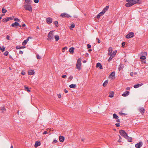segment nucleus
Masks as SVG:
<instances>
[{
    "mask_svg": "<svg viewBox=\"0 0 148 148\" xmlns=\"http://www.w3.org/2000/svg\"><path fill=\"white\" fill-rule=\"evenodd\" d=\"M126 1L128 3H126L125 6L129 7L138 3L139 0H126Z\"/></svg>",
    "mask_w": 148,
    "mask_h": 148,
    "instance_id": "nucleus-1",
    "label": "nucleus"
},
{
    "mask_svg": "<svg viewBox=\"0 0 148 148\" xmlns=\"http://www.w3.org/2000/svg\"><path fill=\"white\" fill-rule=\"evenodd\" d=\"M81 59L80 58H79L77 61L75 67L76 69H77L79 70H80L81 69Z\"/></svg>",
    "mask_w": 148,
    "mask_h": 148,
    "instance_id": "nucleus-2",
    "label": "nucleus"
},
{
    "mask_svg": "<svg viewBox=\"0 0 148 148\" xmlns=\"http://www.w3.org/2000/svg\"><path fill=\"white\" fill-rule=\"evenodd\" d=\"M53 31H50L48 35V38L47 39V40H51L53 39Z\"/></svg>",
    "mask_w": 148,
    "mask_h": 148,
    "instance_id": "nucleus-3",
    "label": "nucleus"
},
{
    "mask_svg": "<svg viewBox=\"0 0 148 148\" xmlns=\"http://www.w3.org/2000/svg\"><path fill=\"white\" fill-rule=\"evenodd\" d=\"M24 7L26 10H28L29 11L32 12V7L29 4H25L24 6Z\"/></svg>",
    "mask_w": 148,
    "mask_h": 148,
    "instance_id": "nucleus-4",
    "label": "nucleus"
},
{
    "mask_svg": "<svg viewBox=\"0 0 148 148\" xmlns=\"http://www.w3.org/2000/svg\"><path fill=\"white\" fill-rule=\"evenodd\" d=\"M119 132L121 135L125 138H126V137L127 135V134L124 130H119Z\"/></svg>",
    "mask_w": 148,
    "mask_h": 148,
    "instance_id": "nucleus-5",
    "label": "nucleus"
},
{
    "mask_svg": "<svg viewBox=\"0 0 148 148\" xmlns=\"http://www.w3.org/2000/svg\"><path fill=\"white\" fill-rule=\"evenodd\" d=\"M60 17H62V18H69V17H71V16L69 15L66 13H62L61 15H60Z\"/></svg>",
    "mask_w": 148,
    "mask_h": 148,
    "instance_id": "nucleus-6",
    "label": "nucleus"
},
{
    "mask_svg": "<svg viewBox=\"0 0 148 148\" xmlns=\"http://www.w3.org/2000/svg\"><path fill=\"white\" fill-rule=\"evenodd\" d=\"M134 33L133 32H130L126 36V38H132L134 36Z\"/></svg>",
    "mask_w": 148,
    "mask_h": 148,
    "instance_id": "nucleus-7",
    "label": "nucleus"
},
{
    "mask_svg": "<svg viewBox=\"0 0 148 148\" xmlns=\"http://www.w3.org/2000/svg\"><path fill=\"white\" fill-rule=\"evenodd\" d=\"M13 19V17H8L4 18L3 20V22L4 23L7 22L9 20H12Z\"/></svg>",
    "mask_w": 148,
    "mask_h": 148,
    "instance_id": "nucleus-8",
    "label": "nucleus"
},
{
    "mask_svg": "<svg viewBox=\"0 0 148 148\" xmlns=\"http://www.w3.org/2000/svg\"><path fill=\"white\" fill-rule=\"evenodd\" d=\"M143 145V142L140 141L135 145V147L137 148H140Z\"/></svg>",
    "mask_w": 148,
    "mask_h": 148,
    "instance_id": "nucleus-9",
    "label": "nucleus"
},
{
    "mask_svg": "<svg viewBox=\"0 0 148 148\" xmlns=\"http://www.w3.org/2000/svg\"><path fill=\"white\" fill-rule=\"evenodd\" d=\"M11 26L12 27H14L16 28L17 27L16 26H19L20 27H21V25H20L18 23L16 22H15L14 23H12L11 25Z\"/></svg>",
    "mask_w": 148,
    "mask_h": 148,
    "instance_id": "nucleus-10",
    "label": "nucleus"
},
{
    "mask_svg": "<svg viewBox=\"0 0 148 148\" xmlns=\"http://www.w3.org/2000/svg\"><path fill=\"white\" fill-rule=\"evenodd\" d=\"M52 18L50 17L47 18H46V21L47 23L50 24L52 22Z\"/></svg>",
    "mask_w": 148,
    "mask_h": 148,
    "instance_id": "nucleus-11",
    "label": "nucleus"
},
{
    "mask_svg": "<svg viewBox=\"0 0 148 148\" xmlns=\"http://www.w3.org/2000/svg\"><path fill=\"white\" fill-rule=\"evenodd\" d=\"M109 7V5H107L106 7L103 9L102 11L101 12V13L103 14H104L106 11H107Z\"/></svg>",
    "mask_w": 148,
    "mask_h": 148,
    "instance_id": "nucleus-12",
    "label": "nucleus"
},
{
    "mask_svg": "<svg viewBox=\"0 0 148 148\" xmlns=\"http://www.w3.org/2000/svg\"><path fill=\"white\" fill-rule=\"evenodd\" d=\"M41 145V143L40 141H38L35 142V144L34 145V147H37Z\"/></svg>",
    "mask_w": 148,
    "mask_h": 148,
    "instance_id": "nucleus-13",
    "label": "nucleus"
},
{
    "mask_svg": "<svg viewBox=\"0 0 148 148\" xmlns=\"http://www.w3.org/2000/svg\"><path fill=\"white\" fill-rule=\"evenodd\" d=\"M129 93L130 92L129 91H125L122 95V96L123 97H126L129 95Z\"/></svg>",
    "mask_w": 148,
    "mask_h": 148,
    "instance_id": "nucleus-14",
    "label": "nucleus"
},
{
    "mask_svg": "<svg viewBox=\"0 0 148 148\" xmlns=\"http://www.w3.org/2000/svg\"><path fill=\"white\" fill-rule=\"evenodd\" d=\"M96 67L97 68L99 67V69H103L102 66L100 63H97V64Z\"/></svg>",
    "mask_w": 148,
    "mask_h": 148,
    "instance_id": "nucleus-15",
    "label": "nucleus"
},
{
    "mask_svg": "<svg viewBox=\"0 0 148 148\" xmlns=\"http://www.w3.org/2000/svg\"><path fill=\"white\" fill-rule=\"evenodd\" d=\"M125 138L127 139L128 141L129 142H132V138L128 136V135Z\"/></svg>",
    "mask_w": 148,
    "mask_h": 148,
    "instance_id": "nucleus-16",
    "label": "nucleus"
},
{
    "mask_svg": "<svg viewBox=\"0 0 148 148\" xmlns=\"http://www.w3.org/2000/svg\"><path fill=\"white\" fill-rule=\"evenodd\" d=\"M64 136H59V140L61 142H62L64 141Z\"/></svg>",
    "mask_w": 148,
    "mask_h": 148,
    "instance_id": "nucleus-17",
    "label": "nucleus"
},
{
    "mask_svg": "<svg viewBox=\"0 0 148 148\" xmlns=\"http://www.w3.org/2000/svg\"><path fill=\"white\" fill-rule=\"evenodd\" d=\"M112 47H110L108 48V53L109 55H111L112 52Z\"/></svg>",
    "mask_w": 148,
    "mask_h": 148,
    "instance_id": "nucleus-18",
    "label": "nucleus"
},
{
    "mask_svg": "<svg viewBox=\"0 0 148 148\" xmlns=\"http://www.w3.org/2000/svg\"><path fill=\"white\" fill-rule=\"evenodd\" d=\"M143 84H142V83L140 84H135V85H134V87L135 88H138L139 87L142 86Z\"/></svg>",
    "mask_w": 148,
    "mask_h": 148,
    "instance_id": "nucleus-19",
    "label": "nucleus"
},
{
    "mask_svg": "<svg viewBox=\"0 0 148 148\" xmlns=\"http://www.w3.org/2000/svg\"><path fill=\"white\" fill-rule=\"evenodd\" d=\"M115 75V72H112L110 74L109 76L112 79L113 78V77Z\"/></svg>",
    "mask_w": 148,
    "mask_h": 148,
    "instance_id": "nucleus-20",
    "label": "nucleus"
},
{
    "mask_svg": "<svg viewBox=\"0 0 148 148\" xmlns=\"http://www.w3.org/2000/svg\"><path fill=\"white\" fill-rule=\"evenodd\" d=\"M34 70H31L29 71L28 72V74L29 75H31L34 74Z\"/></svg>",
    "mask_w": 148,
    "mask_h": 148,
    "instance_id": "nucleus-21",
    "label": "nucleus"
},
{
    "mask_svg": "<svg viewBox=\"0 0 148 148\" xmlns=\"http://www.w3.org/2000/svg\"><path fill=\"white\" fill-rule=\"evenodd\" d=\"M74 48L73 47H71L69 50V51L71 53H74Z\"/></svg>",
    "mask_w": 148,
    "mask_h": 148,
    "instance_id": "nucleus-22",
    "label": "nucleus"
},
{
    "mask_svg": "<svg viewBox=\"0 0 148 148\" xmlns=\"http://www.w3.org/2000/svg\"><path fill=\"white\" fill-rule=\"evenodd\" d=\"M123 64H121L119 66L118 69L119 71H120L123 69Z\"/></svg>",
    "mask_w": 148,
    "mask_h": 148,
    "instance_id": "nucleus-23",
    "label": "nucleus"
},
{
    "mask_svg": "<svg viewBox=\"0 0 148 148\" xmlns=\"http://www.w3.org/2000/svg\"><path fill=\"white\" fill-rule=\"evenodd\" d=\"M109 97L110 98H112L114 97V92L112 91L109 93Z\"/></svg>",
    "mask_w": 148,
    "mask_h": 148,
    "instance_id": "nucleus-24",
    "label": "nucleus"
},
{
    "mask_svg": "<svg viewBox=\"0 0 148 148\" xmlns=\"http://www.w3.org/2000/svg\"><path fill=\"white\" fill-rule=\"evenodd\" d=\"M139 110L140 113H141L142 114H143L145 110L143 108H141L139 109Z\"/></svg>",
    "mask_w": 148,
    "mask_h": 148,
    "instance_id": "nucleus-25",
    "label": "nucleus"
},
{
    "mask_svg": "<svg viewBox=\"0 0 148 148\" xmlns=\"http://www.w3.org/2000/svg\"><path fill=\"white\" fill-rule=\"evenodd\" d=\"M25 48V46H22L20 47L19 46H17L16 47V49H24Z\"/></svg>",
    "mask_w": 148,
    "mask_h": 148,
    "instance_id": "nucleus-26",
    "label": "nucleus"
},
{
    "mask_svg": "<svg viewBox=\"0 0 148 148\" xmlns=\"http://www.w3.org/2000/svg\"><path fill=\"white\" fill-rule=\"evenodd\" d=\"M113 118L115 119H118L119 117L115 113H114L113 114Z\"/></svg>",
    "mask_w": 148,
    "mask_h": 148,
    "instance_id": "nucleus-27",
    "label": "nucleus"
},
{
    "mask_svg": "<svg viewBox=\"0 0 148 148\" xmlns=\"http://www.w3.org/2000/svg\"><path fill=\"white\" fill-rule=\"evenodd\" d=\"M24 87L25 88V90L27 91L28 92H29L30 91V90L29 89V88L27 86H24Z\"/></svg>",
    "mask_w": 148,
    "mask_h": 148,
    "instance_id": "nucleus-28",
    "label": "nucleus"
},
{
    "mask_svg": "<svg viewBox=\"0 0 148 148\" xmlns=\"http://www.w3.org/2000/svg\"><path fill=\"white\" fill-rule=\"evenodd\" d=\"M108 82V80H106V81H105L103 84V86L104 87L106 86Z\"/></svg>",
    "mask_w": 148,
    "mask_h": 148,
    "instance_id": "nucleus-29",
    "label": "nucleus"
},
{
    "mask_svg": "<svg viewBox=\"0 0 148 148\" xmlns=\"http://www.w3.org/2000/svg\"><path fill=\"white\" fill-rule=\"evenodd\" d=\"M103 14L102 13H101V12H100L99 13L98 15L97 16V18H100V16L102 15H103V14Z\"/></svg>",
    "mask_w": 148,
    "mask_h": 148,
    "instance_id": "nucleus-30",
    "label": "nucleus"
},
{
    "mask_svg": "<svg viewBox=\"0 0 148 148\" xmlns=\"http://www.w3.org/2000/svg\"><path fill=\"white\" fill-rule=\"evenodd\" d=\"M55 39L56 41H58V40L59 39V37L58 35H56L55 36Z\"/></svg>",
    "mask_w": 148,
    "mask_h": 148,
    "instance_id": "nucleus-31",
    "label": "nucleus"
},
{
    "mask_svg": "<svg viewBox=\"0 0 148 148\" xmlns=\"http://www.w3.org/2000/svg\"><path fill=\"white\" fill-rule=\"evenodd\" d=\"M30 0H25V4H28L30 3Z\"/></svg>",
    "mask_w": 148,
    "mask_h": 148,
    "instance_id": "nucleus-32",
    "label": "nucleus"
},
{
    "mask_svg": "<svg viewBox=\"0 0 148 148\" xmlns=\"http://www.w3.org/2000/svg\"><path fill=\"white\" fill-rule=\"evenodd\" d=\"M76 86V84H72L70 85L69 86V87L71 88H75Z\"/></svg>",
    "mask_w": 148,
    "mask_h": 148,
    "instance_id": "nucleus-33",
    "label": "nucleus"
},
{
    "mask_svg": "<svg viewBox=\"0 0 148 148\" xmlns=\"http://www.w3.org/2000/svg\"><path fill=\"white\" fill-rule=\"evenodd\" d=\"M117 52V51L115 50L114 51H113L111 54V55H112L114 57L115 55L116 54Z\"/></svg>",
    "mask_w": 148,
    "mask_h": 148,
    "instance_id": "nucleus-34",
    "label": "nucleus"
},
{
    "mask_svg": "<svg viewBox=\"0 0 148 148\" xmlns=\"http://www.w3.org/2000/svg\"><path fill=\"white\" fill-rule=\"evenodd\" d=\"M110 58L108 60V61L109 62L112 59V58L114 57L112 55H110Z\"/></svg>",
    "mask_w": 148,
    "mask_h": 148,
    "instance_id": "nucleus-35",
    "label": "nucleus"
},
{
    "mask_svg": "<svg viewBox=\"0 0 148 148\" xmlns=\"http://www.w3.org/2000/svg\"><path fill=\"white\" fill-rule=\"evenodd\" d=\"M142 56H146L147 55V53L145 52H142L141 53Z\"/></svg>",
    "mask_w": 148,
    "mask_h": 148,
    "instance_id": "nucleus-36",
    "label": "nucleus"
},
{
    "mask_svg": "<svg viewBox=\"0 0 148 148\" xmlns=\"http://www.w3.org/2000/svg\"><path fill=\"white\" fill-rule=\"evenodd\" d=\"M7 12V10L4 8H3L2 10V12L3 13H5Z\"/></svg>",
    "mask_w": 148,
    "mask_h": 148,
    "instance_id": "nucleus-37",
    "label": "nucleus"
},
{
    "mask_svg": "<svg viewBox=\"0 0 148 148\" xmlns=\"http://www.w3.org/2000/svg\"><path fill=\"white\" fill-rule=\"evenodd\" d=\"M55 25L56 27H57L58 26V22L57 21H55L54 22Z\"/></svg>",
    "mask_w": 148,
    "mask_h": 148,
    "instance_id": "nucleus-38",
    "label": "nucleus"
},
{
    "mask_svg": "<svg viewBox=\"0 0 148 148\" xmlns=\"http://www.w3.org/2000/svg\"><path fill=\"white\" fill-rule=\"evenodd\" d=\"M27 43V42L25 40H24V41L22 42V45L23 46H25L26 45Z\"/></svg>",
    "mask_w": 148,
    "mask_h": 148,
    "instance_id": "nucleus-39",
    "label": "nucleus"
},
{
    "mask_svg": "<svg viewBox=\"0 0 148 148\" xmlns=\"http://www.w3.org/2000/svg\"><path fill=\"white\" fill-rule=\"evenodd\" d=\"M5 47L4 46H2V48H1V51L2 52H3L5 50Z\"/></svg>",
    "mask_w": 148,
    "mask_h": 148,
    "instance_id": "nucleus-40",
    "label": "nucleus"
},
{
    "mask_svg": "<svg viewBox=\"0 0 148 148\" xmlns=\"http://www.w3.org/2000/svg\"><path fill=\"white\" fill-rule=\"evenodd\" d=\"M140 59L142 60H145L146 59V57L145 56H142L140 57Z\"/></svg>",
    "mask_w": 148,
    "mask_h": 148,
    "instance_id": "nucleus-41",
    "label": "nucleus"
},
{
    "mask_svg": "<svg viewBox=\"0 0 148 148\" xmlns=\"http://www.w3.org/2000/svg\"><path fill=\"white\" fill-rule=\"evenodd\" d=\"M9 52L8 51H5L4 53V55L5 56H8V54Z\"/></svg>",
    "mask_w": 148,
    "mask_h": 148,
    "instance_id": "nucleus-42",
    "label": "nucleus"
},
{
    "mask_svg": "<svg viewBox=\"0 0 148 148\" xmlns=\"http://www.w3.org/2000/svg\"><path fill=\"white\" fill-rule=\"evenodd\" d=\"M29 38L32 39V37H31L30 36H29L25 40L27 42H28V41H29Z\"/></svg>",
    "mask_w": 148,
    "mask_h": 148,
    "instance_id": "nucleus-43",
    "label": "nucleus"
},
{
    "mask_svg": "<svg viewBox=\"0 0 148 148\" xmlns=\"http://www.w3.org/2000/svg\"><path fill=\"white\" fill-rule=\"evenodd\" d=\"M36 57H37V58L38 59H41V57L40 56H39L38 55H36Z\"/></svg>",
    "mask_w": 148,
    "mask_h": 148,
    "instance_id": "nucleus-44",
    "label": "nucleus"
},
{
    "mask_svg": "<svg viewBox=\"0 0 148 148\" xmlns=\"http://www.w3.org/2000/svg\"><path fill=\"white\" fill-rule=\"evenodd\" d=\"M14 21H17L18 22H19L20 21V20L18 19L17 18H15L14 19Z\"/></svg>",
    "mask_w": 148,
    "mask_h": 148,
    "instance_id": "nucleus-45",
    "label": "nucleus"
},
{
    "mask_svg": "<svg viewBox=\"0 0 148 148\" xmlns=\"http://www.w3.org/2000/svg\"><path fill=\"white\" fill-rule=\"evenodd\" d=\"M73 76H70L69 77V79L70 80V81H71V80H72V79H73Z\"/></svg>",
    "mask_w": 148,
    "mask_h": 148,
    "instance_id": "nucleus-46",
    "label": "nucleus"
},
{
    "mask_svg": "<svg viewBox=\"0 0 148 148\" xmlns=\"http://www.w3.org/2000/svg\"><path fill=\"white\" fill-rule=\"evenodd\" d=\"M57 142H58V141L57 140H54L52 142V143H53V144H54V143H56Z\"/></svg>",
    "mask_w": 148,
    "mask_h": 148,
    "instance_id": "nucleus-47",
    "label": "nucleus"
},
{
    "mask_svg": "<svg viewBox=\"0 0 148 148\" xmlns=\"http://www.w3.org/2000/svg\"><path fill=\"white\" fill-rule=\"evenodd\" d=\"M67 49V47H65L64 48H63L62 49V52H64V50H65V49Z\"/></svg>",
    "mask_w": 148,
    "mask_h": 148,
    "instance_id": "nucleus-48",
    "label": "nucleus"
},
{
    "mask_svg": "<svg viewBox=\"0 0 148 148\" xmlns=\"http://www.w3.org/2000/svg\"><path fill=\"white\" fill-rule=\"evenodd\" d=\"M75 24L74 23H73V24H72L71 25L70 27L71 28H74L75 27Z\"/></svg>",
    "mask_w": 148,
    "mask_h": 148,
    "instance_id": "nucleus-49",
    "label": "nucleus"
},
{
    "mask_svg": "<svg viewBox=\"0 0 148 148\" xmlns=\"http://www.w3.org/2000/svg\"><path fill=\"white\" fill-rule=\"evenodd\" d=\"M115 125L117 127H119L120 126V124L119 123H116L115 124Z\"/></svg>",
    "mask_w": 148,
    "mask_h": 148,
    "instance_id": "nucleus-50",
    "label": "nucleus"
},
{
    "mask_svg": "<svg viewBox=\"0 0 148 148\" xmlns=\"http://www.w3.org/2000/svg\"><path fill=\"white\" fill-rule=\"evenodd\" d=\"M96 40L97 41V42L99 43L100 42V40L99 39V38H97Z\"/></svg>",
    "mask_w": 148,
    "mask_h": 148,
    "instance_id": "nucleus-51",
    "label": "nucleus"
},
{
    "mask_svg": "<svg viewBox=\"0 0 148 148\" xmlns=\"http://www.w3.org/2000/svg\"><path fill=\"white\" fill-rule=\"evenodd\" d=\"M34 2L36 3H38V2L39 0H34Z\"/></svg>",
    "mask_w": 148,
    "mask_h": 148,
    "instance_id": "nucleus-52",
    "label": "nucleus"
},
{
    "mask_svg": "<svg viewBox=\"0 0 148 148\" xmlns=\"http://www.w3.org/2000/svg\"><path fill=\"white\" fill-rule=\"evenodd\" d=\"M87 47L88 48H90L91 47V46L90 45L88 44L87 45Z\"/></svg>",
    "mask_w": 148,
    "mask_h": 148,
    "instance_id": "nucleus-53",
    "label": "nucleus"
},
{
    "mask_svg": "<svg viewBox=\"0 0 148 148\" xmlns=\"http://www.w3.org/2000/svg\"><path fill=\"white\" fill-rule=\"evenodd\" d=\"M119 114H121V115H126V114H125V113H121V112H119Z\"/></svg>",
    "mask_w": 148,
    "mask_h": 148,
    "instance_id": "nucleus-54",
    "label": "nucleus"
},
{
    "mask_svg": "<svg viewBox=\"0 0 148 148\" xmlns=\"http://www.w3.org/2000/svg\"><path fill=\"white\" fill-rule=\"evenodd\" d=\"M10 37L9 36V35L7 36H6V38L8 40H10Z\"/></svg>",
    "mask_w": 148,
    "mask_h": 148,
    "instance_id": "nucleus-55",
    "label": "nucleus"
},
{
    "mask_svg": "<svg viewBox=\"0 0 148 148\" xmlns=\"http://www.w3.org/2000/svg\"><path fill=\"white\" fill-rule=\"evenodd\" d=\"M66 77V75H62V77L63 78H65Z\"/></svg>",
    "mask_w": 148,
    "mask_h": 148,
    "instance_id": "nucleus-56",
    "label": "nucleus"
},
{
    "mask_svg": "<svg viewBox=\"0 0 148 148\" xmlns=\"http://www.w3.org/2000/svg\"><path fill=\"white\" fill-rule=\"evenodd\" d=\"M23 53V52L22 51H19V53L20 54H22Z\"/></svg>",
    "mask_w": 148,
    "mask_h": 148,
    "instance_id": "nucleus-57",
    "label": "nucleus"
},
{
    "mask_svg": "<svg viewBox=\"0 0 148 148\" xmlns=\"http://www.w3.org/2000/svg\"><path fill=\"white\" fill-rule=\"evenodd\" d=\"M125 42H123L122 43V47H123V46H124L125 45Z\"/></svg>",
    "mask_w": 148,
    "mask_h": 148,
    "instance_id": "nucleus-58",
    "label": "nucleus"
},
{
    "mask_svg": "<svg viewBox=\"0 0 148 148\" xmlns=\"http://www.w3.org/2000/svg\"><path fill=\"white\" fill-rule=\"evenodd\" d=\"M133 74H134V73H133V72H131L130 73V75H131V76H133Z\"/></svg>",
    "mask_w": 148,
    "mask_h": 148,
    "instance_id": "nucleus-59",
    "label": "nucleus"
},
{
    "mask_svg": "<svg viewBox=\"0 0 148 148\" xmlns=\"http://www.w3.org/2000/svg\"><path fill=\"white\" fill-rule=\"evenodd\" d=\"M47 131H44L43 133V134H47Z\"/></svg>",
    "mask_w": 148,
    "mask_h": 148,
    "instance_id": "nucleus-60",
    "label": "nucleus"
},
{
    "mask_svg": "<svg viewBox=\"0 0 148 148\" xmlns=\"http://www.w3.org/2000/svg\"><path fill=\"white\" fill-rule=\"evenodd\" d=\"M58 95V97L59 98H61V95Z\"/></svg>",
    "mask_w": 148,
    "mask_h": 148,
    "instance_id": "nucleus-61",
    "label": "nucleus"
},
{
    "mask_svg": "<svg viewBox=\"0 0 148 148\" xmlns=\"http://www.w3.org/2000/svg\"><path fill=\"white\" fill-rule=\"evenodd\" d=\"M26 26V25L25 24H23L22 26H21L22 27H25V26Z\"/></svg>",
    "mask_w": 148,
    "mask_h": 148,
    "instance_id": "nucleus-62",
    "label": "nucleus"
},
{
    "mask_svg": "<svg viewBox=\"0 0 148 148\" xmlns=\"http://www.w3.org/2000/svg\"><path fill=\"white\" fill-rule=\"evenodd\" d=\"M64 92L65 93H67L68 92V91L66 90V89H65Z\"/></svg>",
    "mask_w": 148,
    "mask_h": 148,
    "instance_id": "nucleus-63",
    "label": "nucleus"
},
{
    "mask_svg": "<svg viewBox=\"0 0 148 148\" xmlns=\"http://www.w3.org/2000/svg\"><path fill=\"white\" fill-rule=\"evenodd\" d=\"M130 88L129 87H127L126 88V90H129L130 89Z\"/></svg>",
    "mask_w": 148,
    "mask_h": 148,
    "instance_id": "nucleus-64",
    "label": "nucleus"
}]
</instances>
